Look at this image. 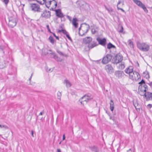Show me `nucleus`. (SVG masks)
I'll return each instance as SVG.
<instances>
[{"instance_id": "nucleus-24", "label": "nucleus", "mask_w": 152, "mask_h": 152, "mask_svg": "<svg viewBox=\"0 0 152 152\" xmlns=\"http://www.w3.org/2000/svg\"><path fill=\"white\" fill-rule=\"evenodd\" d=\"M106 9L107 10L108 12L111 15H113L114 14L113 12V10L112 8H108L106 7H105Z\"/></svg>"}, {"instance_id": "nucleus-5", "label": "nucleus", "mask_w": 152, "mask_h": 152, "mask_svg": "<svg viewBox=\"0 0 152 152\" xmlns=\"http://www.w3.org/2000/svg\"><path fill=\"white\" fill-rule=\"evenodd\" d=\"M17 19L15 17H10L9 19V26L11 28L15 26L17 24Z\"/></svg>"}, {"instance_id": "nucleus-29", "label": "nucleus", "mask_w": 152, "mask_h": 152, "mask_svg": "<svg viewBox=\"0 0 152 152\" xmlns=\"http://www.w3.org/2000/svg\"><path fill=\"white\" fill-rule=\"evenodd\" d=\"M51 55L52 56H51V57H54L56 60L58 61H61V59H60L59 58H58V57L55 56V55L54 54L52 53L51 54Z\"/></svg>"}, {"instance_id": "nucleus-37", "label": "nucleus", "mask_w": 152, "mask_h": 152, "mask_svg": "<svg viewBox=\"0 0 152 152\" xmlns=\"http://www.w3.org/2000/svg\"><path fill=\"white\" fill-rule=\"evenodd\" d=\"M145 81L143 79H142L141 81L139 83V84H140L141 85H142V84H145Z\"/></svg>"}, {"instance_id": "nucleus-10", "label": "nucleus", "mask_w": 152, "mask_h": 152, "mask_svg": "<svg viewBox=\"0 0 152 152\" xmlns=\"http://www.w3.org/2000/svg\"><path fill=\"white\" fill-rule=\"evenodd\" d=\"M30 7L31 10L34 11H40V8L39 5L36 4H30Z\"/></svg>"}, {"instance_id": "nucleus-15", "label": "nucleus", "mask_w": 152, "mask_h": 152, "mask_svg": "<svg viewBox=\"0 0 152 152\" xmlns=\"http://www.w3.org/2000/svg\"><path fill=\"white\" fill-rule=\"evenodd\" d=\"M92 41V38L90 37H86L83 39V42L85 44V45H87Z\"/></svg>"}, {"instance_id": "nucleus-4", "label": "nucleus", "mask_w": 152, "mask_h": 152, "mask_svg": "<svg viewBox=\"0 0 152 152\" xmlns=\"http://www.w3.org/2000/svg\"><path fill=\"white\" fill-rule=\"evenodd\" d=\"M129 77L132 80H137L140 78V76L138 72L136 71H133L130 73Z\"/></svg>"}, {"instance_id": "nucleus-46", "label": "nucleus", "mask_w": 152, "mask_h": 152, "mask_svg": "<svg viewBox=\"0 0 152 152\" xmlns=\"http://www.w3.org/2000/svg\"><path fill=\"white\" fill-rule=\"evenodd\" d=\"M31 135H32V136L33 137H34V132L33 130H31Z\"/></svg>"}, {"instance_id": "nucleus-43", "label": "nucleus", "mask_w": 152, "mask_h": 152, "mask_svg": "<svg viewBox=\"0 0 152 152\" xmlns=\"http://www.w3.org/2000/svg\"><path fill=\"white\" fill-rule=\"evenodd\" d=\"M152 107V104H149L147 105V108H148L150 109Z\"/></svg>"}, {"instance_id": "nucleus-58", "label": "nucleus", "mask_w": 152, "mask_h": 152, "mask_svg": "<svg viewBox=\"0 0 152 152\" xmlns=\"http://www.w3.org/2000/svg\"><path fill=\"white\" fill-rule=\"evenodd\" d=\"M58 32H62V31H61V30H59V31H58Z\"/></svg>"}, {"instance_id": "nucleus-13", "label": "nucleus", "mask_w": 152, "mask_h": 152, "mask_svg": "<svg viewBox=\"0 0 152 152\" xmlns=\"http://www.w3.org/2000/svg\"><path fill=\"white\" fill-rule=\"evenodd\" d=\"M88 148L92 152H99V149L97 146L95 145L90 146L88 147Z\"/></svg>"}, {"instance_id": "nucleus-1", "label": "nucleus", "mask_w": 152, "mask_h": 152, "mask_svg": "<svg viewBox=\"0 0 152 152\" xmlns=\"http://www.w3.org/2000/svg\"><path fill=\"white\" fill-rule=\"evenodd\" d=\"M137 45L138 48L143 51L147 52L149 50L150 46L146 43L137 42Z\"/></svg>"}, {"instance_id": "nucleus-42", "label": "nucleus", "mask_w": 152, "mask_h": 152, "mask_svg": "<svg viewBox=\"0 0 152 152\" xmlns=\"http://www.w3.org/2000/svg\"><path fill=\"white\" fill-rule=\"evenodd\" d=\"M66 36L69 40L70 41H72V39L69 36V35L68 34H67L66 35Z\"/></svg>"}, {"instance_id": "nucleus-23", "label": "nucleus", "mask_w": 152, "mask_h": 152, "mask_svg": "<svg viewBox=\"0 0 152 152\" xmlns=\"http://www.w3.org/2000/svg\"><path fill=\"white\" fill-rule=\"evenodd\" d=\"M110 107L111 110L113 111L114 109V102L113 100H111L110 102Z\"/></svg>"}, {"instance_id": "nucleus-54", "label": "nucleus", "mask_w": 152, "mask_h": 152, "mask_svg": "<svg viewBox=\"0 0 152 152\" xmlns=\"http://www.w3.org/2000/svg\"><path fill=\"white\" fill-rule=\"evenodd\" d=\"M48 31H50V32H51L50 31V29H49V26H48Z\"/></svg>"}, {"instance_id": "nucleus-17", "label": "nucleus", "mask_w": 152, "mask_h": 152, "mask_svg": "<svg viewBox=\"0 0 152 152\" xmlns=\"http://www.w3.org/2000/svg\"><path fill=\"white\" fill-rule=\"evenodd\" d=\"M133 67L132 66H130L126 68L125 70V72L127 74H129V76L130 73H132L133 71Z\"/></svg>"}, {"instance_id": "nucleus-44", "label": "nucleus", "mask_w": 152, "mask_h": 152, "mask_svg": "<svg viewBox=\"0 0 152 152\" xmlns=\"http://www.w3.org/2000/svg\"><path fill=\"white\" fill-rule=\"evenodd\" d=\"M66 17L70 21H71L72 18L69 15H67Z\"/></svg>"}, {"instance_id": "nucleus-11", "label": "nucleus", "mask_w": 152, "mask_h": 152, "mask_svg": "<svg viewBox=\"0 0 152 152\" xmlns=\"http://www.w3.org/2000/svg\"><path fill=\"white\" fill-rule=\"evenodd\" d=\"M96 39L98 42L99 44L103 46H104L106 44L107 40L105 38H103L102 39L99 37H97Z\"/></svg>"}, {"instance_id": "nucleus-20", "label": "nucleus", "mask_w": 152, "mask_h": 152, "mask_svg": "<svg viewBox=\"0 0 152 152\" xmlns=\"http://www.w3.org/2000/svg\"><path fill=\"white\" fill-rule=\"evenodd\" d=\"M77 20H78L76 18L73 19L72 24L75 28H77L78 27V24L77 23Z\"/></svg>"}, {"instance_id": "nucleus-52", "label": "nucleus", "mask_w": 152, "mask_h": 152, "mask_svg": "<svg viewBox=\"0 0 152 152\" xmlns=\"http://www.w3.org/2000/svg\"><path fill=\"white\" fill-rule=\"evenodd\" d=\"M110 119H112V120L113 121H114V119H113L112 117H111V116H110Z\"/></svg>"}, {"instance_id": "nucleus-31", "label": "nucleus", "mask_w": 152, "mask_h": 152, "mask_svg": "<svg viewBox=\"0 0 152 152\" xmlns=\"http://www.w3.org/2000/svg\"><path fill=\"white\" fill-rule=\"evenodd\" d=\"M48 39L52 44H54L55 40L53 39V38L51 36H50L48 38Z\"/></svg>"}, {"instance_id": "nucleus-49", "label": "nucleus", "mask_w": 152, "mask_h": 152, "mask_svg": "<svg viewBox=\"0 0 152 152\" xmlns=\"http://www.w3.org/2000/svg\"><path fill=\"white\" fill-rule=\"evenodd\" d=\"M65 134H63V140H64L65 139Z\"/></svg>"}, {"instance_id": "nucleus-63", "label": "nucleus", "mask_w": 152, "mask_h": 152, "mask_svg": "<svg viewBox=\"0 0 152 152\" xmlns=\"http://www.w3.org/2000/svg\"><path fill=\"white\" fill-rule=\"evenodd\" d=\"M137 65H138V66H139V64L138 62H137Z\"/></svg>"}, {"instance_id": "nucleus-50", "label": "nucleus", "mask_w": 152, "mask_h": 152, "mask_svg": "<svg viewBox=\"0 0 152 152\" xmlns=\"http://www.w3.org/2000/svg\"><path fill=\"white\" fill-rule=\"evenodd\" d=\"M127 152H132V150L131 149H130L128 150L127 151Z\"/></svg>"}, {"instance_id": "nucleus-19", "label": "nucleus", "mask_w": 152, "mask_h": 152, "mask_svg": "<svg viewBox=\"0 0 152 152\" xmlns=\"http://www.w3.org/2000/svg\"><path fill=\"white\" fill-rule=\"evenodd\" d=\"M99 30V28L98 27H94L93 28L91 29V32L92 34H94L98 32Z\"/></svg>"}, {"instance_id": "nucleus-9", "label": "nucleus", "mask_w": 152, "mask_h": 152, "mask_svg": "<svg viewBox=\"0 0 152 152\" xmlns=\"http://www.w3.org/2000/svg\"><path fill=\"white\" fill-rule=\"evenodd\" d=\"M105 69L108 74H111L113 72V68L111 64H108L105 66Z\"/></svg>"}, {"instance_id": "nucleus-35", "label": "nucleus", "mask_w": 152, "mask_h": 152, "mask_svg": "<svg viewBox=\"0 0 152 152\" xmlns=\"http://www.w3.org/2000/svg\"><path fill=\"white\" fill-rule=\"evenodd\" d=\"M0 127L1 128H4L5 129H8V127L6 125H0Z\"/></svg>"}, {"instance_id": "nucleus-64", "label": "nucleus", "mask_w": 152, "mask_h": 152, "mask_svg": "<svg viewBox=\"0 0 152 152\" xmlns=\"http://www.w3.org/2000/svg\"><path fill=\"white\" fill-rule=\"evenodd\" d=\"M48 71H51V69H50L49 70H48Z\"/></svg>"}, {"instance_id": "nucleus-3", "label": "nucleus", "mask_w": 152, "mask_h": 152, "mask_svg": "<svg viewBox=\"0 0 152 152\" xmlns=\"http://www.w3.org/2000/svg\"><path fill=\"white\" fill-rule=\"evenodd\" d=\"M98 45L97 42L94 41H91L87 45L85 46V50L86 51H89L90 49Z\"/></svg>"}, {"instance_id": "nucleus-18", "label": "nucleus", "mask_w": 152, "mask_h": 152, "mask_svg": "<svg viewBox=\"0 0 152 152\" xmlns=\"http://www.w3.org/2000/svg\"><path fill=\"white\" fill-rule=\"evenodd\" d=\"M124 4V0H120L119 1L118 4L117 5V9L118 10H121L122 12H124V10L121 8H119V5H120V6H123Z\"/></svg>"}, {"instance_id": "nucleus-60", "label": "nucleus", "mask_w": 152, "mask_h": 152, "mask_svg": "<svg viewBox=\"0 0 152 152\" xmlns=\"http://www.w3.org/2000/svg\"><path fill=\"white\" fill-rule=\"evenodd\" d=\"M3 54H4V51H3Z\"/></svg>"}, {"instance_id": "nucleus-55", "label": "nucleus", "mask_w": 152, "mask_h": 152, "mask_svg": "<svg viewBox=\"0 0 152 152\" xmlns=\"http://www.w3.org/2000/svg\"><path fill=\"white\" fill-rule=\"evenodd\" d=\"M32 74H31V76L30 77V78H29V80H31V76H32Z\"/></svg>"}, {"instance_id": "nucleus-62", "label": "nucleus", "mask_w": 152, "mask_h": 152, "mask_svg": "<svg viewBox=\"0 0 152 152\" xmlns=\"http://www.w3.org/2000/svg\"><path fill=\"white\" fill-rule=\"evenodd\" d=\"M46 28H48V25L46 26Z\"/></svg>"}, {"instance_id": "nucleus-57", "label": "nucleus", "mask_w": 152, "mask_h": 152, "mask_svg": "<svg viewBox=\"0 0 152 152\" xmlns=\"http://www.w3.org/2000/svg\"><path fill=\"white\" fill-rule=\"evenodd\" d=\"M146 89H144V92H145V93H146Z\"/></svg>"}, {"instance_id": "nucleus-51", "label": "nucleus", "mask_w": 152, "mask_h": 152, "mask_svg": "<svg viewBox=\"0 0 152 152\" xmlns=\"http://www.w3.org/2000/svg\"><path fill=\"white\" fill-rule=\"evenodd\" d=\"M57 152H61L60 149H57Z\"/></svg>"}, {"instance_id": "nucleus-53", "label": "nucleus", "mask_w": 152, "mask_h": 152, "mask_svg": "<svg viewBox=\"0 0 152 152\" xmlns=\"http://www.w3.org/2000/svg\"><path fill=\"white\" fill-rule=\"evenodd\" d=\"M149 85L151 87H152V82L150 83Z\"/></svg>"}, {"instance_id": "nucleus-59", "label": "nucleus", "mask_w": 152, "mask_h": 152, "mask_svg": "<svg viewBox=\"0 0 152 152\" xmlns=\"http://www.w3.org/2000/svg\"><path fill=\"white\" fill-rule=\"evenodd\" d=\"M81 26H80L79 27V31L80 30V29H81Z\"/></svg>"}, {"instance_id": "nucleus-14", "label": "nucleus", "mask_w": 152, "mask_h": 152, "mask_svg": "<svg viewBox=\"0 0 152 152\" xmlns=\"http://www.w3.org/2000/svg\"><path fill=\"white\" fill-rule=\"evenodd\" d=\"M144 96L146 98L147 100H149L152 99V93L147 92V93H145Z\"/></svg>"}, {"instance_id": "nucleus-36", "label": "nucleus", "mask_w": 152, "mask_h": 152, "mask_svg": "<svg viewBox=\"0 0 152 152\" xmlns=\"http://www.w3.org/2000/svg\"><path fill=\"white\" fill-rule=\"evenodd\" d=\"M133 105L134 106L137 112H139L140 110V108L139 107H137V106H136L135 104L134 103H133Z\"/></svg>"}, {"instance_id": "nucleus-45", "label": "nucleus", "mask_w": 152, "mask_h": 152, "mask_svg": "<svg viewBox=\"0 0 152 152\" xmlns=\"http://www.w3.org/2000/svg\"><path fill=\"white\" fill-rule=\"evenodd\" d=\"M53 35L54 36V37H56V39L58 40L59 39L58 37V36H56L55 33H53Z\"/></svg>"}, {"instance_id": "nucleus-2", "label": "nucleus", "mask_w": 152, "mask_h": 152, "mask_svg": "<svg viewBox=\"0 0 152 152\" xmlns=\"http://www.w3.org/2000/svg\"><path fill=\"white\" fill-rule=\"evenodd\" d=\"M123 60V57L122 55L119 53L117 54L112 59V62L114 64H117L120 63Z\"/></svg>"}, {"instance_id": "nucleus-38", "label": "nucleus", "mask_w": 152, "mask_h": 152, "mask_svg": "<svg viewBox=\"0 0 152 152\" xmlns=\"http://www.w3.org/2000/svg\"><path fill=\"white\" fill-rule=\"evenodd\" d=\"M57 52L60 55H61L64 56V54L62 52H61V51L57 50Z\"/></svg>"}, {"instance_id": "nucleus-41", "label": "nucleus", "mask_w": 152, "mask_h": 152, "mask_svg": "<svg viewBox=\"0 0 152 152\" xmlns=\"http://www.w3.org/2000/svg\"><path fill=\"white\" fill-rule=\"evenodd\" d=\"M9 2V0H3V2L7 5Z\"/></svg>"}, {"instance_id": "nucleus-61", "label": "nucleus", "mask_w": 152, "mask_h": 152, "mask_svg": "<svg viewBox=\"0 0 152 152\" xmlns=\"http://www.w3.org/2000/svg\"><path fill=\"white\" fill-rule=\"evenodd\" d=\"M61 142H60L59 143V144H61Z\"/></svg>"}, {"instance_id": "nucleus-33", "label": "nucleus", "mask_w": 152, "mask_h": 152, "mask_svg": "<svg viewBox=\"0 0 152 152\" xmlns=\"http://www.w3.org/2000/svg\"><path fill=\"white\" fill-rule=\"evenodd\" d=\"M58 96V99H59L60 100L61 99V93L58 91L57 94Z\"/></svg>"}, {"instance_id": "nucleus-48", "label": "nucleus", "mask_w": 152, "mask_h": 152, "mask_svg": "<svg viewBox=\"0 0 152 152\" xmlns=\"http://www.w3.org/2000/svg\"><path fill=\"white\" fill-rule=\"evenodd\" d=\"M143 87L145 89H146L147 88V86L145 84L143 86Z\"/></svg>"}, {"instance_id": "nucleus-6", "label": "nucleus", "mask_w": 152, "mask_h": 152, "mask_svg": "<svg viewBox=\"0 0 152 152\" xmlns=\"http://www.w3.org/2000/svg\"><path fill=\"white\" fill-rule=\"evenodd\" d=\"M112 58V56L110 54H107L103 58L102 63L104 64H106L110 61Z\"/></svg>"}, {"instance_id": "nucleus-25", "label": "nucleus", "mask_w": 152, "mask_h": 152, "mask_svg": "<svg viewBox=\"0 0 152 152\" xmlns=\"http://www.w3.org/2000/svg\"><path fill=\"white\" fill-rule=\"evenodd\" d=\"M37 1L39 4H45L46 6L48 7V6L46 4V0H36Z\"/></svg>"}, {"instance_id": "nucleus-40", "label": "nucleus", "mask_w": 152, "mask_h": 152, "mask_svg": "<svg viewBox=\"0 0 152 152\" xmlns=\"http://www.w3.org/2000/svg\"><path fill=\"white\" fill-rule=\"evenodd\" d=\"M5 48V47L2 45H0V50L3 51Z\"/></svg>"}, {"instance_id": "nucleus-21", "label": "nucleus", "mask_w": 152, "mask_h": 152, "mask_svg": "<svg viewBox=\"0 0 152 152\" xmlns=\"http://www.w3.org/2000/svg\"><path fill=\"white\" fill-rule=\"evenodd\" d=\"M120 64L118 66V68L119 69H123L125 67L124 62H121Z\"/></svg>"}, {"instance_id": "nucleus-7", "label": "nucleus", "mask_w": 152, "mask_h": 152, "mask_svg": "<svg viewBox=\"0 0 152 152\" xmlns=\"http://www.w3.org/2000/svg\"><path fill=\"white\" fill-rule=\"evenodd\" d=\"M92 99L93 97L90 94H87L82 97L81 99H80L79 101H80L81 99H83V101H81L80 102L81 104H82V102L85 101L87 102Z\"/></svg>"}, {"instance_id": "nucleus-34", "label": "nucleus", "mask_w": 152, "mask_h": 152, "mask_svg": "<svg viewBox=\"0 0 152 152\" xmlns=\"http://www.w3.org/2000/svg\"><path fill=\"white\" fill-rule=\"evenodd\" d=\"M54 1V4L56 7L57 6V4L56 2L54 0H48V2H49V4H51V3L52 1Z\"/></svg>"}, {"instance_id": "nucleus-27", "label": "nucleus", "mask_w": 152, "mask_h": 152, "mask_svg": "<svg viewBox=\"0 0 152 152\" xmlns=\"http://www.w3.org/2000/svg\"><path fill=\"white\" fill-rule=\"evenodd\" d=\"M112 48H115V45L110 42L107 45V48L110 49Z\"/></svg>"}, {"instance_id": "nucleus-8", "label": "nucleus", "mask_w": 152, "mask_h": 152, "mask_svg": "<svg viewBox=\"0 0 152 152\" xmlns=\"http://www.w3.org/2000/svg\"><path fill=\"white\" fill-rule=\"evenodd\" d=\"M133 1L138 6L142 8L145 12H148V11L145 5L140 1L138 0H133Z\"/></svg>"}, {"instance_id": "nucleus-16", "label": "nucleus", "mask_w": 152, "mask_h": 152, "mask_svg": "<svg viewBox=\"0 0 152 152\" xmlns=\"http://www.w3.org/2000/svg\"><path fill=\"white\" fill-rule=\"evenodd\" d=\"M56 16L59 18H62L64 17V15L62 13L60 9H57L55 10Z\"/></svg>"}, {"instance_id": "nucleus-22", "label": "nucleus", "mask_w": 152, "mask_h": 152, "mask_svg": "<svg viewBox=\"0 0 152 152\" xmlns=\"http://www.w3.org/2000/svg\"><path fill=\"white\" fill-rule=\"evenodd\" d=\"M128 44L130 46V48L132 49L134 48V45L133 42L131 39H129L128 41Z\"/></svg>"}, {"instance_id": "nucleus-39", "label": "nucleus", "mask_w": 152, "mask_h": 152, "mask_svg": "<svg viewBox=\"0 0 152 152\" xmlns=\"http://www.w3.org/2000/svg\"><path fill=\"white\" fill-rule=\"evenodd\" d=\"M61 31H62V33L66 35L67 34V32L65 30L61 29Z\"/></svg>"}, {"instance_id": "nucleus-32", "label": "nucleus", "mask_w": 152, "mask_h": 152, "mask_svg": "<svg viewBox=\"0 0 152 152\" xmlns=\"http://www.w3.org/2000/svg\"><path fill=\"white\" fill-rule=\"evenodd\" d=\"M118 32L120 33H122L123 30L124 28L122 26H121L120 27H119L118 28Z\"/></svg>"}, {"instance_id": "nucleus-12", "label": "nucleus", "mask_w": 152, "mask_h": 152, "mask_svg": "<svg viewBox=\"0 0 152 152\" xmlns=\"http://www.w3.org/2000/svg\"><path fill=\"white\" fill-rule=\"evenodd\" d=\"M114 75L116 77L119 78L122 77V76L124 75V73L123 71L118 70L115 72Z\"/></svg>"}, {"instance_id": "nucleus-47", "label": "nucleus", "mask_w": 152, "mask_h": 152, "mask_svg": "<svg viewBox=\"0 0 152 152\" xmlns=\"http://www.w3.org/2000/svg\"><path fill=\"white\" fill-rule=\"evenodd\" d=\"M100 60L96 61V62L97 64H98V63H100Z\"/></svg>"}, {"instance_id": "nucleus-30", "label": "nucleus", "mask_w": 152, "mask_h": 152, "mask_svg": "<svg viewBox=\"0 0 152 152\" xmlns=\"http://www.w3.org/2000/svg\"><path fill=\"white\" fill-rule=\"evenodd\" d=\"M83 29H86L85 30H84V33H86L88 32L89 29V25H88V26H87L84 27H83Z\"/></svg>"}, {"instance_id": "nucleus-28", "label": "nucleus", "mask_w": 152, "mask_h": 152, "mask_svg": "<svg viewBox=\"0 0 152 152\" xmlns=\"http://www.w3.org/2000/svg\"><path fill=\"white\" fill-rule=\"evenodd\" d=\"M41 16L42 17L47 18L48 17V12L46 10L44 11L43 13L42 14Z\"/></svg>"}, {"instance_id": "nucleus-56", "label": "nucleus", "mask_w": 152, "mask_h": 152, "mask_svg": "<svg viewBox=\"0 0 152 152\" xmlns=\"http://www.w3.org/2000/svg\"><path fill=\"white\" fill-rule=\"evenodd\" d=\"M42 113H42V112H41V113H39V115H42Z\"/></svg>"}, {"instance_id": "nucleus-26", "label": "nucleus", "mask_w": 152, "mask_h": 152, "mask_svg": "<svg viewBox=\"0 0 152 152\" xmlns=\"http://www.w3.org/2000/svg\"><path fill=\"white\" fill-rule=\"evenodd\" d=\"M64 83H66V86L67 87H70L71 86L70 82L66 79L64 80Z\"/></svg>"}]
</instances>
